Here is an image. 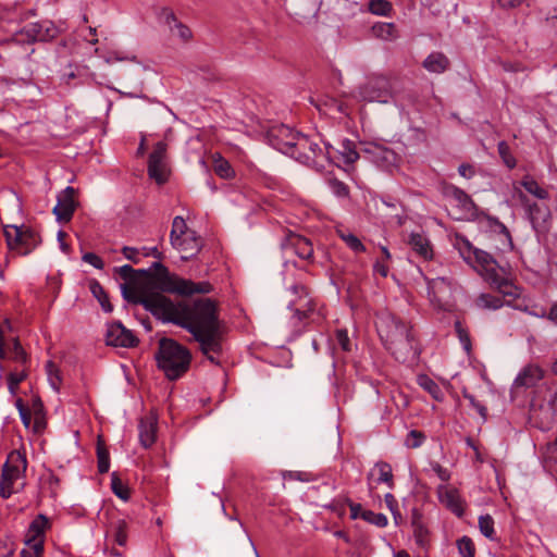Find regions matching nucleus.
I'll use <instances>...</instances> for the list:
<instances>
[{
	"mask_svg": "<svg viewBox=\"0 0 557 557\" xmlns=\"http://www.w3.org/2000/svg\"><path fill=\"white\" fill-rule=\"evenodd\" d=\"M300 135L301 133L281 124L270 129L269 140L275 149L288 156L294 152L295 144Z\"/></svg>",
	"mask_w": 557,
	"mask_h": 557,
	"instance_id": "nucleus-12",
	"label": "nucleus"
},
{
	"mask_svg": "<svg viewBox=\"0 0 557 557\" xmlns=\"http://www.w3.org/2000/svg\"><path fill=\"white\" fill-rule=\"evenodd\" d=\"M213 170L215 174L221 178L228 180L235 175V172L230 162L219 153L213 156Z\"/></svg>",
	"mask_w": 557,
	"mask_h": 557,
	"instance_id": "nucleus-33",
	"label": "nucleus"
},
{
	"mask_svg": "<svg viewBox=\"0 0 557 557\" xmlns=\"http://www.w3.org/2000/svg\"><path fill=\"white\" fill-rule=\"evenodd\" d=\"M348 506L350 509V518L354 520L360 518L361 512L364 511L360 504L349 502Z\"/></svg>",
	"mask_w": 557,
	"mask_h": 557,
	"instance_id": "nucleus-61",
	"label": "nucleus"
},
{
	"mask_svg": "<svg viewBox=\"0 0 557 557\" xmlns=\"http://www.w3.org/2000/svg\"><path fill=\"white\" fill-rule=\"evenodd\" d=\"M4 235L8 247L22 256L30 253L41 242L38 233L26 226H11Z\"/></svg>",
	"mask_w": 557,
	"mask_h": 557,
	"instance_id": "nucleus-7",
	"label": "nucleus"
},
{
	"mask_svg": "<svg viewBox=\"0 0 557 557\" xmlns=\"http://www.w3.org/2000/svg\"><path fill=\"white\" fill-rule=\"evenodd\" d=\"M288 240L290 246L294 248L295 253L299 258L309 260L313 256V247L308 238L293 234L289 236Z\"/></svg>",
	"mask_w": 557,
	"mask_h": 557,
	"instance_id": "nucleus-28",
	"label": "nucleus"
},
{
	"mask_svg": "<svg viewBox=\"0 0 557 557\" xmlns=\"http://www.w3.org/2000/svg\"><path fill=\"white\" fill-rule=\"evenodd\" d=\"M488 221L491 225L494 224L499 230V232L509 240V243H511L510 232L505 224L499 222L496 218H488Z\"/></svg>",
	"mask_w": 557,
	"mask_h": 557,
	"instance_id": "nucleus-58",
	"label": "nucleus"
},
{
	"mask_svg": "<svg viewBox=\"0 0 557 557\" xmlns=\"http://www.w3.org/2000/svg\"><path fill=\"white\" fill-rule=\"evenodd\" d=\"M479 529L480 532L491 541L496 540L494 530V519L490 515L479 517Z\"/></svg>",
	"mask_w": 557,
	"mask_h": 557,
	"instance_id": "nucleus-39",
	"label": "nucleus"
},
{
	"mask_svg": "<svg viewBox=\"0 0 557 557\" xmlns=\"http://www.w3.org/2000/svg\"><path fill=\"white\" fill-rule=\"evenodd\" d=\"M521 185L528 193H530L531 195L535 196L539 199L543 200L548 198V191L541 187L539 183L531 176H525L522 180Z\"/></svg>",
	"mask_w": 557,
	"mask_h": 557,
	"instance_id": "nucleus-36",
	"label": "nucleus"
},
{
	"mask_svg": "<svg viewBox=\"0 0 557 557\" xmlns=\"http://www.w3.org/2000/svg\"><path fill=\"white\" fill-rule=\"evenodd\" d=\"M411 525L413 528V536L420 546H425L429 543V531L421 520V515L418 510H412Z\"/></svg>",
	"mask_w": 557,
	"mask_h": 557,
	"instance_id": "nucleus-29",
	"label": "nucleus"
},
{
	"mask_svg": "<svg viewBox=\"0 0 557 557\" xmlns=\"http://www.w3.org/2000/svg\"><path fill=\"white\" fill-rule=\"evenodd\" d=\"M425 440V435L423 432L418 430H411L405 440V445L408 448H418L420 447Z\"/></svg>",
	"mask_w": 557,
	"mask_h": 557,
	"instance_id": "nucleus-49",
	"label": "nucleus"
},
{
	"mask_svg": "<svg viewBox=\"0 0 557 557\" xmlns=\"http://www.w3.org/2000/svg\"><path fill=\"white\" fill-rule=\"evenodd\" d=\"M161 23L168 26L170 33L177 37L183 42H188L193 38L190 28L183 24L176 17L175 13L170 8H162L159 13Z\"/></svg>",
	"mask_w": 557,
	"mask_h": 557,
	"instance_id": "nucleus-17",
	"label": "nucleus"
},
{
	"mask_svg": "<svg viewBox=\"0 0 557 557\" xmlns=\"http://www.w3.org/2000/svg\"><path fill=\"white\" fill-rule=\"evenodd\" d=\"M457 332H458V335H459V338H460V342L462 343L463 347L466 350H470L471 348V343H470V338H469V335L467 334L466 331H463L460 326L459 323H457Z\"/></svg>",
	"mask_w": 557,
	"mask_h": 557,
	"instance_id": "nucleus-59",
	"label": "nucleus"
},
{
	"mask_svg": "<svg viewBox=\"0 0 557 557\" xmlns=\"http://www.w3.org/2000/svg\"><path fill=\"white\" fill-rule=\"evenodd\" d=\"M337 152L343 156L346 163H354L359 158L355 145L350 140L342 141V149H338Z\"/></svg>",
	"mask_w": 557,
	"mask_h": 557,
	"instance_id": "nucleus-41",
	"label": "nucleus"
},
{
	"mask_svg": "<svg viewBox=\"0 0 557 557\" xmlns=\"http://www.w3.org/2000/svg\"><path fill=\"white\" fill-rule=\"evenodd\" d=\"M371 32L374 37L382 39V40L392 41V40H395L396 38H398V30L394 23H384V22L375 23L372 26Z\"/></svg>",
	"mask_w": 557,
	"mask_h": 557,
	"instance_id": "nucleus-30",
	"label": "nucleus"
},
{
	"mask_svg": "<svg viewBox=\"0 0 557 557\" xmlns=\"http://www.w3.org/2000/svg\"><path fill=\"white\" fill-rule=\"evenodd\" d=\"M363 101L387 103L394 98L393 82L385 76H373L359 87Z\"/></svg>",
	"mask_w": 557,
	"mask_h": 557,
	"instance_id": "nucleus-8",
	"label": "nucleus"
},
{
	"mask_svg": "<svg viewBox=\"0 0 557 557\" xmlns=\"http://www.w3.org/2000/svg\"><path fill=\"white\" fill-rule=\"evenodd\" d=\"M498 153L503 162L509 168L513 169L517 165V161L510 151V147L506 141L498 143Z\"/></svg>",
	"mask_w": 557,
	"mask_h": 557,
	"instance_id": "nucleus-45",
	"label": "nucleus"
},
{
	"mask_svg": "<svg viewBox=\"0 0 557 557\" xmlns=\"http://www.w3.org/2000/svg\"><path fill=\"white\" fill-rule=\"evenodd\" d=\"M422 65L430 73L442 74L448 70L450 62L444 53L432 52L424 59Z\"/></svg>",
	"mask_w": 557,
	"mask_h": 557,
	"instance_id": "nucleus-26",
	"label": "nucleus"
},
{
	"mask_svg": "<svg viewBox=\"0 0 557 557\" xmlns=\"http://www.w3.org/2000/svg\"><path fill=\"white\" fill-rule=\"evenodd\" d=\"M27 377V372L22 370L21 372H10L7 376L8 388L11 395H16L18 384Z\"/></svg>",
	"mask_w": 557,
	"mask_h": 557,
	"instance_id": "nucleus-44",
	"label": "nucleus"
},
{
	"mask_svg": "<svg viewBox=\"0 0 557 557\" xmlns=\"http://www.w3.org/2000/svg\"><path fill=\"white\" fill-rule=\"evenodd\" d=\"M137 299L143 301L145 309L153 315L187 330L199 344L200 351L207 359L214 364L220 363L223 332L218 307L213 300L199 298L174 304L163 294L158 296L150 292H140Z\"/></svg>",
	"mask_w": 557,
	"mask_h": 557,
	"instance_id": "nucleus-1",
	"label": "nucleus"
},
{
	"mask_svg": "<svg viewBox=\"0 0 557 557\" xmlns=\"http://www.w3.org/2000/svg\"><path fill=\"white\" fill-rule=\"evenodd\" d=\"M114 272L117 273L125 283L122 285L124 297L136 305L145 304L137 298L140 292H147L162 296L163 293H175L182 296H190L193 294H209L212 290V285L207 282H193L173 275L160 262H153L152 267L148 270H134L131 265L125 264L115 268Z\"/></svg>",
	"mask_w": 557,
	"mask_h": 557,
	"instance_id": "nucleus-2",
	"label": "nucleus"
},
{
	"mask_svg": "<svg viewBox=\"0 0 557 557\" xmlns=\"http://www.w3.org/2000/svg\"><path fill=\"white\" fill-rule=\"evenodd\" d=\"M332 146L325 144V152L318 143L311 140L307 135L301 134L295 144L294 152L288 156L308 166L317 170L324 168V161H329L331 157Z\"/></svg>",
	"mask_w": 557,
	"mask_h": 557,
	"instance_id": "nucleus-6",
	"label": "nucleus"
},
{
	"mask_svg": "<svg viewBox=\"0 0 557 557\" xmlns=\"http://www.w3.org/2000/svg\"><path fill=\"white\" fill-rule=\"evenodd\" d=\"M11 358L16 361L25 364L27 361V354L21 346L18 338H14L12 342V346L9 348Z\"/></svg>",
	"mask_w": 557,
	"mask_h": 557,
	"instance_id": "nucleus-48",
	"label": "nucleus"
},
{
	"mask_svg": "<svg viewBox=\"0 0 557 557\" xmlns=\"http://www.w3.org/2000/svg\"><path fill=\"white\" fill-rule=\"evenodd\" d=\"M418 384L428 393H430L434 398H438L441 394L440 386L428 375L422 374L418 376Z\"/></svg>",
	"mask_w": 557,
	"mask_h": 557,
	"instance_id": "nucleus-43",
	"label": "nucleus"
},
{
	"mask_svg": "<svg viewBox=\"0 0 557 557\" xmlns=\"http://www.w3.org/2000/svg\"><path fill=\"white\" fill-rule=\"evenodd\" d=\"M81 285L87 287L91 295L98 300L101 308L104 309V289L102 285L94 277H86Z\"/></svg>",
	"mask_w": 557,
	"mask_h": 557,
	"instance_id": "nucleus-34",
	"label": "nucleus"
},
{
	"mask_svg": "<svg viewBox=\"0 0 557 557\" xmlns=\"http://www.w3.org/2000/svg\"><path fill=\"white\" fill-rule=\"evenodd\" d=\"M457 548L462 557H474L475 546L469 536H462L457 541Z\"/></svg>",
	"mask_w": 557,
	"mask_h": 557,
	"instance_id": "nucleus-42",
	"label": "nucleus"
},
{
	"mask_svg": "<svg viewBox=\"0 0 557 557\" xmlns=\"http://www.w3.org/2000/svg\"><path fill=\"white\" fill-rule=\"evenodd\" d=\"M446 195L453 198L458 205L461 214L457 219L470 216L473 218L476 215L478 208L466 191L454 185H450L446 188Z\"/></svg>",
	"mask_w": 557,
	"mask_h": 557,
	"instance_id": "nucleus-19",
	"label": "nucleus"
},
{
	"mask_svg": "<svg viewBox=\"0 0 557 557\" xmlns=\"http://www.w3.org/2000/svg\"><path fill=\"white\" fill-rule=\"evenodd\" d=\"M156 360L160 370L171 380H177L185 374L191 362V354L188 348L172 338L159 341Z\"/></svg>",
	"mask_w": 557,
	"mask_h": 557,
	"instance_id": "nucleus-5",
	"label": "nucleus"
},
{
	"mask_svg": "<svg viewBox=\"0 0 557 557\" xmlns=\"http://www.w3.org/2000/svg\"><path fill=\"white\" fill-rule=\"evenodd\" d=\"M544 377V370L537 364H527L513 381V387L531 388Z\"/></svg>",
	"mask_w": 557,
	"mask_h": 557,
	"instance_id": "nucleus-21",
	"label": "nucleus"
},
{
	"mask_svg": "<svg viewBox=\"0 0 557 557\" xmlns=\"http://www.w3.org/2000/svg\"><path fill=\"white\" fill-rule=\"evenodd\" d=\"M57 28L49 21L35 22L25 25L16 32L12 38L16 44H33L35 41H48L54 38Z\"/></svg>",
	"mask_w": 557,
	"mask_h": 557,
	"instance_id": "nucleus-10",
	"label": "nucleus"
},
{
	"mask_svg": "<svg viewBox=\"0 0 557 557\" xmlns=\"http://www.w3.org/2000/svg\"><path fill=\"white\" fill-rule=\"evenodd\" d=\"M34 416L44 413V405L39 397H35L32 403V411Z\"/></svg>",
	"mask_w": 557,
	"mask_h": 557,
	"instance_id": "nucleus-64",
	"label": "nucleus"
},
{
	"mask_svg": "<svg viewBox=\"0 0 557 557\" xmlns=\"http://www.w3.org/2000/svg\"><path fill=\"white\" fill-rule=\"evenodd\" d=\"M178 243L181 245H172L175 249L187 253L186 256H183V259L187 260L188 258L195 256L197 252H199L201 248V239L196 235L195 231H191L187 233L186 236L178 239Z\"/></svg>",
	"mask_w": 557,
	"mask_h": 557,
	"instance_id": "nucleus-24",
	"label": "nucleus"
},
{
	"mask_svg": "<svg viewBox=\"0 0 557 557\" xmlns=\"http://www.w3.org/2000/svg\"><path fill=\"white\" fill-rule=\"evenodd\" d=\"M138 338L133 331L126 329L122 323L114 322L107 325V346L114 347H134Z\"/></svg>",
	"mask_w": 557,
	"mask_h": 557,
	"instance_id": "nucleus-13",
	"label": "nucleus"
},
{
	"mask_svg": "<svg viewBox=\"0 0 557 557\" xmlns=\"http://www.w3.org/2000/svg\"><path fill=\"white\" fill-rule=\"evenodd\" d=\"M110 488L112 493L123 502H128L132 497L133 491L128 481L117 472L111 473Z\"/></svg>",
	"mask_w": 557,
	"mask_h": 557,
	"instance_id": "nucleus-27",
	"label": "nucleus"
},
{
	"mask_svg": "<svg viewBox=\"0 0 557 557\" xmlns=\"http://www.w3.org/2000/svg\"><path fill=\"white\" fill-rule=\"evenodd\" d=\"M463 397L469 401V404L478 411V413L485 420L487 416V409L484 405L480 404L475 397L466 391H463Z\"/></svg>",
	"mask_w": 557,
	"mask_h": 557,
	"instance_id": "nucleus-54",
	"label": "nucleus"
},
{
	"mask_svg": "<svg viewBox=\"0 0 557 557\" xmlns=\"http://www.w3.org/2000/svg\"><path fill=\"white\" fill-rule=\"evenodd\" d=\"M412 250L424 260H429L433 256V250L428 237L421 233H411L408 240Z\"/></svg>",
	"mask_w": 557,
	"mask_h": 557,
	"instance_id": "nucleus-25",
	"label": "nucleus"
},
{
	"mask_svg": "<svg viewBox=\"0 0 557 557\" xmlns=\"http://www.w3.org/2000/svg\"><path fill=\"white\" fill-rule=\"evenodd\" d=\"M381 341L396 360L406 362L417 357V347L411 326L393 314H382L376 320Z\"/></svg>",
	"mask_w": 557,
	"mask_h": 557,
	"instance_id": "nucleus-3",
	"label": "nucleus"
},
{
	"mask_svg": "<svg viewBox=\"0 0 557 557\" xmlns=\"http://www.w3.org/2000/svg\"><path fill=\"white\" fill-rule=\"evenodd\" d=\"M338 236L342 238V240L355 252H363L366 251L364 245L361 243V240L349 232H344L342 230L337 231Z\"/></svg>",
	"mask_w": 557,
	"mask_h": 557,
	"instance_id": "nucleus-38",
	"label": "nucleus"
},
{
	"mask_svg": "<svg viewBox=\"0 0 557 557\" xmlns=\"http://www.w3.org/2000/svg\"><path fill=\"white\" fill-rule=\"evenodd\" d=\"M168 144L158 141L148 159V176L158 185H163L169 181L171 170L168 162Z\"/></svg>",
	"mask_w": 557,
	"mask_h": 557,
	"instance_id": "nucleus-9",
	"label": "nucleus"
},
{
	"mask_svg": "<svg viewBox=\"0 0 557 557\" xmlns=\"http://www.w3.org/2000/svg\"><path fill=\"white\" fill-rule=\"evenodd\" d=\"M463 248L460 252L463 259L468 260L473 256L479 271L484 280L504 296L518 297V287L505 277V270L498 265L497 261L486 251L474 248L467 239H462Z\"/></svg>",
	"mask_w": 557,
	"mask_h": 557,
	"instance_id": "nucleus-4",
	"label": "nucleus"
},
{
	"mask_svg": "<svg viewBox=\"0 0 557 557\" xmlns=\"http://www.w3.org/2000/svg\"><path fill=\"white\" fill-rule=\"evenodd\" d=\"M528 214L534 230L543 231L546 228L550 218V211L547 206L539 203L528 205Z\"/></svg>",
	"mask_w": 557,
	"mask_h": 557,
	"instance_id": "nucleus-23",
	"label": "nucleus"
},
{
	"mask_svg": "<svg viewBox=\"0 0 557 557\" xmlns=\"http://www.w3.org/2000/svg\"><path fill=\"white\" fill-rule=\"evenodd\" d=\"M384 500L392 513H395V509H398V503L395 496L391 493L385 494Z\"/></svg>",
	"mask_w": 557,
	"mask_h": 557,
	"instance_id": "nucleus-60",
	"label": "nucleus"
},
{
	"mask_svg": "<svg viewBox=\"0 0 557 557\" xmlns=\"http://www.w3.org/2000/svg\"><path fill=\"white\" fill-rule=\"evenodd\" d=\"M360 518L376 527L383 528L387 525V518L383 513H376L371 510L362 511Z\"/></svg>",
	"mask_w": 557,
	"mask_h": 557,
	"instance_id": "nucleus-47",
	"label": "nucleus"
},
{
	"mask_svg": "<svg viewBox=\"0 0 557 557\" xmlns=\"http://www.w3.org/2000/svg\"><path fill=\"white\" fill-rule=\"evenodd\" d=\"M114 541L120 546H124L127 541V533H126V523L124 521H120L115 527L114 532Z\"/></svg>",
	"mask_w": 557,
	"mask_h": 557,
	"instance_id": "nucleus-52",
	"label": "nucleus"
},
{
	"mask_svg": "<svg viewBox=\"0 0 557 557\" xmlns=\"http://www.w3.org/2000/svg\"><path fill=\"white\" fill-rule=\"evenodd\" d=\"M98 471L104 473V440L101 434L98 435L97 443Z\"/></svg>",
	"mask_w": 557,
	"mask_h": 557,
	"instance_id": "nucleus-53",
	"label": "nucleus"
},
{
	"mask_svg": "<svg viewBox=\"0 0 557 557\" xmlns=\"http://www.w3.org/2000/svg\"><path fill=\"white\" fill-rule=\"evenodd\" d=\"M437 495L440 502L445 505L451 512L461 517L465 512L463 502L456 488L448 487L447 485H440L437 487Z\"/></svg>",
	"mask_w": 557,
	"mask_h": 557,
	"instance_id": "nucleus-22",
	"label": "nucleus"
},
{
	"mask_svg": "<svg viewBox=\"0 0 557 557\" xmlns=\"http://www.w3.org/2000/svg\"><path fill=\"white\" fill-rule=\"evenodd\" d=\"M474 305L482 310H497L504 306V301L500 297L491 294H480Z\"/></svg>",
	"mask_w": 557,
	"mask_h": 557,
	"instance_id": "nucleus-31",
	"label": "nucleus"
},
{
	"mask_svg": "<svg viewBox=\"0 0 557 557\" xmlns=\"http://www.w3.org/2000/svg\"><path fill=\"white\" fill-rule=\"evenodd\" d=\"M82 260L99 270L103 269V267H104V262L101 259V257H99L98 255H96L94 252L84 253L82 257Z\"/></svg>",
	"mask_w": 557,
	"mask_h": 557,
	"instance_id": "nucleus-55",
	"label": "nucleus"
},
{
	"mask_svg": "<svg viewBox=\"0 0 557 557\" xmlns=\"http://www.w3.org/2000/svg\"><path fill=\"white\" fill-rule=\"evenodd\" d=\"M449 288H450V284L444 277H436V278L431 280L428 283L429 294L432 295L433 297H437V295L441 292H444L445 289H449Z\"/></svg>",
	"mask_w": 557,
	"mask_h": 557,
	"instance_id": "nucleus-46",
	"label": "nucleus"
},
{
	"mask_svg": "<svg viewBox=\"0 0 557 557\" xmlns=\"http://www.w3.org/2000/svg\"><path fill=\"white\" fill-rule=\"evenodd\" d=\"M287 306L298 320L307 319L314 310L313 300L305 285L295 284L286 292Z\"/></svg>",
	"mask_w": 557,
	"mask_h": 557,
	"instance_id": "nucleus-11",
	"label": "nucleus"
},
{
	"mask_svg": "<svg viewBox=\"0 0 557 557\" xmlns=\"http://www.w3.org/2000/svg\"><path fill=\"white\" fill-rule=\"evenodd\" d=\"M46 371L50 386L55 392H59L62 383V376L58 366L53 361L49 360L46 363Z\"/></svg>",
	"mask_w": 557,
	"mask_h": 557,
	"instance_id": "nucleus-37",
	"label": "nucleus"
},
{
	"mask_svg": "<svg viewBox=\"0 0 557 557\" xmlns=\"http://www.w3.org/2000/svg\"><path fill=\"white\" fill-rule=\"evenodd\" d=\"M329 185H330L332 193L334 195H336L337 197L344 198V197H347L349 194L348 186L345 183H343L336 178L330 180Z\"/></svg>",
	"mask_w": 557,
	"mask_h": 557,
	"instance_id": "nucleus-50",
	"label": "nucleus"
},
{
	"mask_svg": "<svg viewBox=\"0 0 557 557\" xmlns=\"http://www.w3.org/2000/svg\"><path fill=\"white\" fill-rule=\"evenodd\" d=\"M368 9L372 14L386 16L392 12L393 5L388 0H370Z\"/></svg>",
	"mask_w": 557,
	"mask_h": 557,
	"instance_id": "nucleus-40",
	"label": "nucleus"
},
{
	"mask_svg": "<svg viewBox=\"0 0 557 557\" xmlns=\"http://www.w3.org/2000/svg\"><path fill=\"white\" fill-rule=\"evenodd\" d=\"M76 190L67 186L58 195L57 205L53 208V214L59 222H70L77 207V201L75 200Z\"/></svg>",
	"mask_w": 557,
	"mask_h": 557,
	"instance_id": "nucleus-14",
	"label": "nucleus"
},
{
	"mask_svg": "<svg viewBox=\"0 0 557 557\" xmlns=\"http://www.w3.org/2000/svg\"><path fill=\"white\" fill-rule=\"evenodd\" d=\"M374 156L382 166L394 165L397 161V154L392 149L382 146L375 147Z\"/></svg>",
	"mask_w": 557,
	"mask_h": 557,
	"instance_id": "nucleus-35",
	"label": "nucleus"
},
{
	"mask_svg": "<svg viewBox=\"0 0 557 557\" xmlns=\"http://www.w3.org/2000/svg\"><path fill=\"white\" fill-rule=\"evenodd\" d=\"M431 466H432V470L437 474V476L443 482L449 481L450 472L446 468L442 467L438 462H434Z\"/></svg>",
	"mask_w": 557,
	"mask_h": 557,
	"instance_id": "nucleus-56",
	"label": "nucleus"
},
{
	"mask_svg": "<svg viewBox=\"0 0 557 557\" xmlns=\"http://www.w3.org/2000/svg\"><path fill=\"white\" fill-rule=\"evenodd\" d=\"M335 337H336V342H337L338 346L344 351H350L351 350L350 339H349V336H348V333H347L346 330H344V329L337 330L335 332Z\"/></svg>",
	"mask_w": 557,
	"mask_h": 557,
	"instance_id": "nucleus-51",
	"label": "nucleus"
},
{
	"mask_svg": "<svg viewBox=\"0 0 557 557\" xmlns=\"http://www.w3.org/2000/svg\"><path fill=\"white\" fill-rule=\"evenodd\" d=\"M158 416L150 411L138 422L139 443L144 448H150L157 441Z\"/></svg>",
	"mask_w": 557,
	"mask_h": 557,
	"instance_id": "nucleus-18",
	"label": "nucleus"
},
{
	"mask_svg": "<svg viewBox=\"0 0 557 557\" xmlns=\"http://www.w3.org/2000/svg\"><path fill=\"white\" fill-rule=\"evenodd\" d=\"M458 172L461 176L466 177V178H470L473 176L474 174V170L473 168L470 165V164H461L459 165L458 168Z\"/></svg>",
	"mask_w": 557,
	"mask_h": 557,
	"instance_id": "nucleus-62",
	"label": "nucleus"
},
{
	"mask_svg": "<svg viewBox=\"0 0 557 557\" xmlns=\"http://www.w3.org/2000/svg\"><path fill=\"white\" fill-rule=\"evenodd\" d=\"M369 491L372 492L375 488L374 482L385 483L388 487H394L393 471L389 463L385 461H379L374 465V468L367 475Z\"/></svg>",
	"mask_w": 557,
	"mask_h": 557,
	"instance_id": "nucleus-20",
	"label": "nucleus"
},
{
	"mask_svg": "<svg viewBox=\"0 0 557 557\" xmlns=\"http://www.w3.org/2000/svg\"><path fill=\"white\" fill-rule=\"evenodd\" d=\"M27 468V459L25 454H22L18 450H13L9 457L8 461L3 466L2 470V480L13 485L14 481L20 479L22 474L26 471Z\"/></svg>",
	"mask_w": 557,
	"mask_h": 557,
	"instance_id": "nucleus-16",
	"label": "nucleus"
},
{
	"mask_svg": "<svg viewBox=\"0 0 557 557\" xmlns=\"http://www.w3.org/2000/svg\"><path fill=\"white\" fill-rule=\"evenodd\" d=\"M49 527V520L44 515H38L29 524L25 534V544L30 549L44 552L45 531Z\"/></svg>",
	"mask_w": 557,
	"mask_h": 557,
	"instance_id": "nucleus-15",
	"label": "nucleus"
},
{
	"mask_svg": "<svg viewBox=\"0 0 557 557\" xmlns=\"http://www.w3.org/2000/svg\"><path fill=\"white\" fill-rule=\"evenodd\" d=\"M189 232H191V230L188 228L185 220L182 216H175L172 222V230L170 234L171 245H181L178 239L186 236Z\"/></svg>",
	"mask_w": 557,
	"mask_h": 557,
	"instance_id": "nucleus-32",
	"label": "nucleus"
},
{
	"mask_svg": "<svg viewBox=\"0 0 557 557\" xmlns=\"http://www.w3.org/2000/svg\"><path fill=\"white\" fill-rule=\"evenodd\" d=\"M12 493H13V485L8 482L1 481V484H0L1 496L3 498H9Z\"/></svg>",
	"mask_w": 557,
	"mask_h": 557,
	"instance_id": "nucleus-63",
	"label": "nucleus"
},
{
	"mask_svg": "<svg viewBox=\"0 0 557 557\" xmlns=\"http://www.w3.org/2000/svg\"><path fill=\"white\" fill-rule=\"evenodd\" d=\"M77 78V74L76 72L72 69V66L70 65L69 67V71H65L60 79H61V84L62 85H65V86H72V81L76 79Z\"/></svg>",
	"mask_w": 557,
	"mask_h": 557,
	"instance_id": "nucleus-57",
	"label": "nucleus"
}]
</instances>
